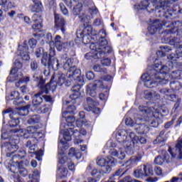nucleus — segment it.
Returning a JSON list of instances; mask_svg holds the SVG:
<instances>
[{
	"instance_id": "obj_41",
	"label": "nucleus",
	"mask_w": 182,
	"mask_h": 182,
	"mask_svg": "<svg viewBox=\"0 0 182 182\" xmlns=\"http://www.w3.org/2000/svg\"><path fill=\"white\" fill-rule=\"evenodd\" d=\"M22 164H23V161H22L17 164L18 173L19 175L21 176V177H26V176H28V171L26 170V168H23Z\"/></svg>"
},
{
	"instance_id": "obj_38",
	"label": "nucleus",
	"mask_w": 182,
	"mask_h": 182,
	"mask_svg": "<svg viewBox=\"0 0 182 182\" xmlns=\"http://www.w3.org/2000/svg\"><path fill=\"white\" fill-rule=\"evenodd\" d=\"M29 109H32V105H27L17 108V110L20 116H26V114H28V112H29Z\"/></svg>"
},
{
	"instance_id": "obj_49",
	"label": "nucleus",
	"mask_w": 182,
	"mask_h": 182,
	"mask_svg": "<svg viewBox=\"0 0 182 182\" xmlns=\"http://www.w3.org/2000/svg\"><path fill=\"white\" fill-rule=\"evenodd\" d=\"M39 129H41V127H39V125L29 126L27 127L26 132L27 133H28V134H32V136H33L36 132H38Z\"/></svg>"
},
{
	"instance_id": "obj_63",
	"label": "nucleus",
	"mask_w": 182,
	"mask_h": 182,
	"mask_svg": "<svg viewBox=\"0 0 182 182\" xmlns=\"http://www.w3.org/2000/svg\"><path fill=\"white\" fill-rule=\"evenodd\" d=\"M162 159L165 163H170V155L168 154V152L165 151L162 155Z\"/></svg>"
},
{
	"instance_id": "obj_59",
	"label": "nucleus",
	"mask_w": 182,
	"mask_h": 182,
	"mask_svg": "<svg viewBox=\"0 0 182 182\" xmlns=\"http://www.w3.org/2000/svg\"><path fill=\"white\" fill-rule=\"evenodd\" d=\"M28 45L31 49H35L36 45H38V41L33 38L28 40Z\"/></svg>"
},
{
	"instance_id": "obj_11",
	"label": "nucleus",
	"mask_w": 182,
	"mask_h": 182,
	"mask_svg": "<svg viewBox=\"0 0 182 182\" xmlns=\"http://www.w3.org/2000/svg\"><path fill=\"white\" fill-rule=\"evenodd\" d=\"M77 84L74 85L71 87V91L73 94L70 95V100L66 101V105H69L71 103L72 105H75V106H79L80 105V102H82L80 99V90L82 89V86H83V83L76 82Z\"/></svg>"
},
{
	"instance_id": "obj_36",
	"label": "nucleus",
	"mask_w": 182,
	"mask_h": 182,
	"mask_svg": "<svg viewBox=\"0 0 182 182\" xmlns=\"http://www.w3.org/2000/svg\"><path fill=\"white\" fill-rule=\"evenodd\" d=\"M135 130L138 134H146L149 132V127L144 124L138 125Z\"/></svg>"
},
{
	"instance_id": "obj_7",
	"label": "nucleus",
	"mask_w": 182,
	"mask_h": 182,
	"mask_svg": "<svg viewBox=\"0 0 182 182\" xmlns=\"http://www.w3.org/2000/svg\"><path fill=\"white\" fill-rule=\"evenodd\" d=\"M72 136L74 137V142L75 144H80L83 142L82 139V133L77 129H73V128H68L65 129L63 134V139L60 140V142L63 146H65L68 141L72 140Z\"/></svg>"
},
{
	"instance_id": "obj_16",
	"label": "nucleus",
	"mask_w": 182,
	"mask_h": 182,
	"mask_svg": "<svg viewBox=\"0 0 182 182\" xmlns=\"http://www.w3.org/2000/svg\"><path fill=\"white\" fill-rule=\"evenodd\" d=\"M154 171L153 168L150 166H144L143 170L142 169H136L134 171V176L136 178H140L143 177H150V176H153Z\"/></svg>"
},
{
	"instance_id": "obj_19",
	"label": "nucleus",
	"mask_w": 182,
	"mask_h": 182,
	"mask_svg": "<svg viewBox=\"0 0 182 182\" xmlns=\"http://www.w3.org/2000/svg\"><path fill=\"white\" fill-rule=\"evenodd\" d=\"M82 35H87L90 36H96L97 35V31H93V27L90 26V24H87V26H84L83 29L78 30L76 32V36L77 38H81Z\"/></svg>"
},
{
	"instance_id": "obj_10",
	"label": "nucleus",
	"mask_w": 182,
	"mask_h": 182,
	"mask_svg": "<svg viewBox=\"0 0 182 182\" xmlns=\"http://www.w3.org/2000/svg\"><path fill=\"white\" fill-rule=\"evenodd\" d=\"M33 4L29 6V9L31 12L34 14L32 17L33 22H38L41 21V18L43 16V4L42 1L39 0H33Z\"/></svg>"
},
{
	"instance_id": "obj_43",
	"label": "nucleus",
	"mask_w": 182,
	"mask_h": 182,
	"mask_svg": "<svg viewBox=\"0 0 182 182\" xmlns=\"http://www.w3.org/2000/svg\"><path fill=\"white\" fill-rule=\"evenodd\" d=\"M77 39H80L81 42L84 43V45H92V36H87L82 34L81 37H77Z\"/></svg>"
},
{
	"instance_id": "obj_46",
	"label": "nucleus",
	"mask_w": 182,
	"mask_h": 182,
	"mask_svg": "<svg viewBox=\"0 0 182 182\" xmlns=\"http://www.w3.org/2000/svg\"><path fill=\"white\" fill-rule=\"evenodd\" d=\"M182 77V71L180 70L172 71L171 73V79L172 80H180Z\"/></svg>"
},
{
	"instance_id": "obj_64",
	"label": "nucleus",
	"mask_w": 182,
	"mask_h": 182,
	"mask_svg": "<svg viewBox=\"0 0 182 182\" xmlns=\"http://www.w3.org/2000/svg\"><path fill=\"white\" fill-rule=\"evenodd\" d=\"M31 81V77L26 76V77H21L18 80V83H28Z\"/></svg>"
},
{
	"instance_id": "obj_34",
	"label": "nucleus",
	"mask_w": 182,
	"mask_h": 182,
	"mask_svg": "<svg viewBox=\"0 0 182 182\" xmlns=\"http://www.w3.org/2000/svg\"><path fill=\"white\" fill-rule=\"evenodd\" d=\"M41 122V115L33 114L29 115L27 118L28 124H36Z\"/></svg>"
},
{
	"instance_id": "obj_31",
	"label": "nucleus",
	"mask_w": 182,
	"mask_h": 182,
	"mask_svg": "<svg viewBox=\"0 0 182 182\" xmlns=\"http://www.w3.org/2000/svg\"><path fill=\"white\" fill-rule=\"evenodd\" d=\"M97 85H93V84H89L87 85L86 87V93L87 96H91V97H96L97 96V92H96V87Z\"/></svg>"
},
{
	"instance_id": "obj_32",
	"label": "nucleus",
	"mask_w": 182,
	"mask_h": 182,
	"mask_svg": "<svg viewBox=\"0 0 182 182\" xmlns=\"http://www.w3.org/2000/svg\"><path fill=\"white\" fill-rule=\"evenodd\" d=\"M161 50L156 51L157 58H164L167 53L171 50V47L168 46H161Z\"/></svg>"
},
{
	"instance_id": "obj_13",
	"label": "nucleus",
	"mask_w": 182,
	"mask_h": 182,
	"mask_svg": "<svg viewBox=\"0 0 182 182\" xmlns=\"http://www.w3.org/2000/svg\"><path fill=\"white\" fill-rule=\"evenodd\" d=\"M77 110H76V106H75V104H73V105H69L67 108H66V111H64L62 113V117L63 119H65L67 125L69 127H72L73 126H74L75 124V118L73 116H68L66 117V114H68V113L70 114H76L77 113Z\"/></svg>"
},
{
	"instance_id": "obj_56",
	"label": "nucleus",
	"mask_w": 182,
	"mask_h": 182,
	"mask_svg": "<svg viewBox=\"0 0 182 182\" xmlns=\"http://www.w3.org/2000/svg\"><path fill=\"white\" fill-rule=\"evenodd\" d=\"M100 59H102L101 63L102 66H110V65H112V60L109 58H106V56Z\"/></svg>"
},
{
	"instance_id": "obj_29",
	"label": "nucleus",
	"mask_w": 182,
	"mask_h": 182,
	"mask_svg": "<svg viewBox=\"0 0 182 182\" xmlns=\"http://www.w3.org/2000/svg\"><path fill=\"white\" fill-rule=\"evenodd\" d=\"M16 116H18V114L14 112H12V114H9V117L11 119V120L9 121V127H16V126L19 124V117Z\"/></svg>"
},
{
	"instance_id": "obj_24",
	"label": "nucleus",
	"mask_w": 182,
	"mask_h": 182,
	"mask_svg": "<svg viewBox=\"0 0 182 182\" xmlns=\"http://www.w3.org/2000/svg\"><path fill=\"white\" fill-rule=\"evenodd\" d=\"M149 6H150V0H141V1L139 4L134 5V9L137 11V12H139V11H146L148 12H153L154 9H151V11H149Z\"/></svg>"
},
{
	"instance_id": "obj_62",
	"label": "nucleus",
	"mask_w": 182,
	"mask_h": 182,
	"mask_svg": "<svg viewBox=\"0 0 182 182\" xmlns=\"http://www.w3.org/2000/svg\"><path fill=\"white\" fill-rule=\"evenodd\" d=\"M46 39L50 44V46H52V43H53V37L52 36V33H48L46 36Z\"/></svg>"
},
{
	"instance_id": "obj_54",
	"label": "nucleus",
	"mask_w": 182,
	"mask_h": 182,
	"mask_svg": "<svg viewBox=\"0 0 182 182\" xmlns=\"http://www.w3.org/2000/svg\"><path fill=\"white\" fill-rule=\"evenodd\" d=\"M91 176L94 178H97V180H100V178H102V172H100V171L97 169H93L91 171Z\"/></svg>"
},
{
	"instance_id": "obj_28",
	"label": "nucleus",
	"mask_w": 182,
	"mask_h": 182,
	"mask_svg": "<svg viewBox=\"0 0 182 182\" xmlns=\"http://www.w3.org/2000/svg\"><path fill=\"white\" fill-rule=\"evenodd\" d=\"M63 68L64 70H68V73L70 72V70H72L73 69H75L76 67V65L75 64V60L73 58H68L67 60L63 61Z\"/></svg>"
},
{
	"instance_id": "obj_27",
	"label": "nucleus",
	"mask_w": 182,
	"mask_h": 182,
	"mask_svg": "<svg viewBox=\"0 0 182 182\" xmlns=\"http://www.w3.org/2000/svg\"><path fill=\"white\" fill-rule=\"evenodd\" d=\"M182 150V140H178L175 146V148H171L168 146V151L171 154V157H176L177 156L178 151H181Z\"/></svg>"
},
{
	"instance_id": "obj_14",
	"label": "nucleus",
	"mask_w": 182,
	"mask_h": 182,
	"mask_svg": "<svg viewBox=\"0 0 182 182\" xmlns=\"http://www.w3.org/2000/svg\"><path fill=\"white\" fill-rule=\"evenodd\" d=\"M17 150L18 146L16 149H13L11 151V153L6 154L7 157H11V161L12 163H14L15 164H18V163H21V161H19L20 160H22V159H25V157H26V151H25V150L23 149H20L14 154V153H15V151H16Z\"/></svg>"
},
{
	"instance_id": "obj_57",
	"label": "nucleus",
	"mask_w": 182,
	"mask_h": 182,
	"mask_svg": "<svg viewBox=\"0 0 182 182\" xmlns=\"http://www.w3.org/2000/svg\"><path fill=\"white\" fill-rule=\"evenodd\" d=\"M45 50L42 47H39L36 49L35 55L36 58H41V56H43V53H45Z\"/></svg>"
},
{
	"instance_id": "obj_58",
	"label": "nucleus",
	"mask_w": 182,
	"mask_h": 182,
	"mask_svg": "<svg viewBox=\"0 0 182 182\" xmlns=\"http://www.w3.org/2000/svg\"><path fill=\"white\" fill-rule=\"evenodd\" d=\"M154 164H157L158 166H161L164 162V159L162 156H158L155 158L154 161Z\"/></svg>"
},
{
	"instance_id": "obj_42",
	"label": "nucleus",
	"mask_w": 182,
	"mask_h": 182,
	"mask_svg": "<svg viewBox=\"0 0 182 182\" xmlns=\"http://www.w3.org/2000/svg\"><path fill=\"white\" fill-rule=\"evenodd\" d=\"M68 157H75L77 160L82 157V153L79 151H76L75 148H71L68 151Z\"/></svg>"
},
{
	"instance_id": "obj_52",
	"label": "nucleus",
	"mask_w": 182,
	"mask_h": 182,
	"mask_svg": "<svg viewBox=\"0 0 182 182\" xmlns=\"http://www.w3.org/2000/svg\"><path fill=\"white\" fill-rule=\"evenodd\" d=\"M126 174V171L123 172V168H119L111 175V177H123Z\"/></svg>"
},
{
	"instance_id": "obj_48",
	"label": "nucleus",
	"mask_w": 182,
	"mask_h": 182,
	"mask_svg": "<svg viewBox=\"0 0 182 182\" xmlns=\"http://www.w3.org/2000/svg\"><path fill=\"white\" fill-rule=\"evenodd\" d=\"M92 69L95 70V72H97L98 73H107V69L99 64L95 65Z\"/></svg>"
},
{
	"instance_id": "obj_50",
	"label": "nucleus",
	"mask_w": 182,
	"mask_h": 182,
	"mask_svg": "<svg viewBox=\"0 0 182 182\" xmlns=\"http://www.w3.org/2000/svg\"><path fill=\"white\" fill-rule=\"evenodd\" d=\"M41 175V172L38 170H34L33 172L32 176H28L29 178H31V181L28 182H39V176Z\"/></svg>"
},
{
	"instance_id": "obj_53",
	"label": "nucleus",
	"mask_w": 182,
	"mask_h": 182,
	"mask_svg": "<svg viewBox=\"0 0 182 182\" xmlns=\"http://www.w3.org/2000/svg\"><path fill=\"white\" fill-rule=\"evenodd\" d=\"M58 171H60L61 176L60 178H65V177H68V168L63 167L62 166L58 168Z\"/></svg>"
},
{
	"instance_id": "obj_35",
	"label": "nucleus",
	"mask_w": 182,
	"mask_h": 182,
	"mask_svg": "<svg viewBox=\"0 0 182 182\" xmlns=\"http://www.w3.org/2000/svg\"><path fill=\"white\" fill-rule=\"evenodd\" d=\"M143 159L141 154H138L135 156H132L129 160L127 161V166H134L138 161H140Z\"/></svg>"
},
{
	"instance_id": "obj_30",
	"label": "nucleus",
	"mask_w": 182,
	"mask_h": 182,
	"mask_svg": "<svg viewBox=\"0 0 182 182\" xmlns=\"http://www.w3.org/2000/svg\"><path fill=\"white\" fill-rule=\"evenodd\" d=\"M18 48L20 50V55L21 56L23 60H29L31 57L29 56V48L27 46H19Z\"/></svg>"
},
{
	"instance_id": "obj_45",
	"label": "nucleus",
	"mask_w": 182,
	"mask_h": 182,
	"mask_svg": "<svg viewBox=\"0 0 182 182\" xmlns=\"http://www.w3.org/2000/svg\"><path fill=\"white\" fill-rule=\"evenodd\" d=\"M170 87L171 90L173 91L180 90V89L182 87L181 82L178 81H171L170 83Z\"/></svg>"
},
{
	"instance_id": "obj_40",
	"label": "nucleus",
	"mask_w": 182,
	"mask_h": 182,
	"mask_svg": "<svg viewBox=\"0 0 182 182\" xmlns=\"http://www.w3.org/2000/svg\"><path fill=\"white\" fill-rule=\"evenodd\" d=\"M83 11V5L78 3L75 5L73 9V14L75 16H80L82 15V11Z\"/></svg>"
},
{
	"instance_id": "obj_39",
	"label": "nucleus",
	"mask_w": 182,
	"mask_h": 182,
	"mask_svg": "<svg viewBox=\"0 0 182 182\" xmlns=\"http://www.w3.org/2000/svg\"><path fill=\"white\" fill-rule=\"evenodd\" d=\"M79 21L81 22V23H83V26H86L87 25H89L90 23V17L85 13H82V15H80Z\"/></svg>"
},
{
	"instance_id": "obj_37",
	"label": "nucleus",
	"mask_w": 182,
	"mask_h": 182,
	"mask_svg": "<svg viewBox=\"0 0 182 182\" xmlns=\"http://www.w3.org/2000/svg\"><path fill=\"white\" fill-rule=\"evenodd\" d=\"M166 133V130L163 129L159 132V135L156 137V139L154 141V143H156L157 144H163V143H166V137H164V134Z\"/></svg>"
},
{
	"instance_id": "obj_23",
	"label": "nucleus",
	"mask_w": 182,
	"mask_h": 182,
	"mask_svg": "<svg viewBox=\"0 0 182 182\" xmlns=\"http://www.w3.org/2000/svg\"><path fill=\"white\" fill-rule=\"evenodd\" d=\"M43 91H39L37 94H35L33 97L31 110H35V109H38L42 103H43Z\"/></svg>"
},
{
	"instance_id": "obj_9",
	"label": "nucleus",
	"mask_w": 182,
	"mask_h": 182,
	"mask_svg": "<svg viewBox=\"0 0 182 182\" xmlns=\"http://www.w3.org/2000/svg\"><path fill=\"white\" fill-rule=\"evenodd\" d=\"M113 49L109 46L102 47L100 50H96V51H90L85 55V58L87 60H92V59H102L105 58L107 53H112Z\"/></svg>"
},
{
	"instance_id": "obj_47",
	"label": "nucleus",
	"mask_w": 182,
	"mask_h": 182,
	"mask_svg": "<svg viewBox=\"0 0 182 182\" xmlns=\"http://www.w3.org/2000/svg\"><path fill=\"white\" fill-rule=\"evenodd\" d=\"M33 112H36V113L38 114H43V113H48L49 112V108L46 107V105H44L43 106L40 105L38 107V108H36Z\"/></svg>"
},
{
	"instance_id": "obj_6",
	"label": "nucleus",
	"mask_w": 182,
	"mask_h": 182,
	"mask_svg": "<svg viewBox=\"0 0 182 182\" xmlns=\"http://www.w3.org/2000/svg\"><path fill=\"white\" fill-rule=\"evenodd\" d=\"M56 51L55 48L50 47L49 54L46 52L43 54L41 63L43 66H48L49 69H59V60L55 58Z\"/></svg>"
},
{
	"instance_id": "obj_20",
	"label": "nucleus",
	"mask_w": 182,
	"mask_h": 182,
	"mask_svg": "<svg viewBox=\"0 0 182 182\" xmlns=\"http://www.w3.org/2000/svg\"><path fill=\"white\" fill-rule=\"evenodd\" d=\"M108 42L106 37H100L97 43H92L90 44V52H96L100 50L102 48L107 46Z\"/></svg>"
},
{
	"instance_id": "obj_18",
	"label": "nucleus",
	"mask_w": 182,
	"mask_h": 182,
	"mask_svg": "<svg viewBox=\"0 0 182 182\" xmlns=\"http://www.w3.org/2000/svg\"><path fill=\"white\" fill-rule=\"evenodd\" d=\"M1 139L2 140H9V141L1 142V149L6 147V149L9 151H11L13 149H18V145L16 144H12L11 142V136L8 135L6 132L1 134Z\"/></svg>"
},
{
	"instance_id": "obj_33",
	"label": "nucleus",
	"mask_w": 182,
	"mask_h": 182,
	"mask_svg": "<svg viewBox=\"0 0 182 182\" xmlns=\"http://www.w3.org/2000/svg\"><path fill=\"white\" fill-rule=\"evenodd\" d=\"M52 45L55 46L56 49L61 50L63 47V43H62V37L59 35H56L54 41H53Z\"/></svg>"
},
{
	"instance_id": "obj_25",
	"label": "nucleus",
	"mask_w": 182,
	"mask_h": 182,
	"mask_svg": "<svg viewBox=\"0 0 182 182\" xmlns=\"http://www.w3.org/2000/svg\"><path fill=\"white\" fill-rule=\"evenodd\" d=\"M10 97H11V100H14L13 104L15 106H19V105H22V103H25L23 101V98L21 97V93L18 91H12L10 95Z\"/></svg>"
},
{
	"instance_id": "obj_44",
	"label": "nucleus",
	"mask_w": 182,
	"mask_h": 182,
	"mask_svg": "<svg viewBox=\"0 0 182 182\" xmlns=\"http://www.w3.org/2000/svg\"><path fill=\"white\" fill-rule=\"evenodd\" d=\"M132 141L134 142V147L135 143H140V144H146L147 143V139L144 137H139L136 136V134L134 133V136L132 135Z\"/></svg>"
},
{
	"instance_id": "obj_21",
	"label": "nucleus",
	"mask_w": 182,
	"mask_h": 182,
	"mask_svg": "<svg viewBox=\"0 0 182 182\" xmlns=\"http://www.w3.org/2000/svg\"><path fill=\"white\" fill-rule=\"evenodd\" d=\"M87 104L84 105V109L87 112H92L95 114H100V108L95 106V101L88 97L86 99Z\"/></svg>"
},
{
	"instance_id": "obj_26",
	"label": "nucleus",
	"mask_w": 182,
	"mask_h": 182,
	"mask_svg": "<svg viewBox=\"0 0 182 182\" xmlns=\"http://www.w3.org/2000/svg\"><path fill=\"white\" fill-rule=\"evenodd\" d=\"M58 163L60 164H67L68 168L70 170V171L75 172V170H76V168H75V163H73L72 161V160H70V159H69L68 156H64L61 157L59 159Z\"/></svg>"
},
{
	"instance_id": "obj_8",
	"label": "nucleus",
	"mask_w": 182,
	"mask_h": 182,
	"mask_svg": "<svg viewBox=\"0 0 182 182\" xmlns=\"http://www.w3.org/2000/svg\"><path fill=\"white\" fill-rule=\"evenodd\" d=\"M117 161L112 156L106 158L97 157V164L101 167V171L105 174H109L112 171V167L116 166Z\"/></svg>"
},
{
	"instance_id": "obj_3",
	"label": "nucleus",
	"mask_w": 182,
	"mask_h": 182,
	"mask_svg": "<svg viewBox=\"0 0 182 182\" xmlns=\"http://www.w3.org/2000/svg\"><path fill=\"white\" fill-rule=\"evenodd\" d=\"M134 132L127 133L124 129H120L117 132L116 140L120 143L128 156L134 154V142L133 141Z\"/></svg>"
},
{
	"instance_id": "obj_4",
	"label": "nucleus",
	"mask_w": 182,
	"mask_h": 182,
	"mask_svg": "<svg viewBox=\"0 0 182 182\" xmlns=\"http://www.w3.org/2000/svg\"><path fill=\"white\" fill-rule=\"evenodd\" d=\"M56 75H53L50 82L46 83V80L43 79V76L33 75V82H37V87L40 89V92H45V95H49L50 92H54L58 87V80H55Z\"/></svg>"
},
{
	"instance_id": "obj_17",
	"label": "nucleus",
	"mask_w": 182,
	"mask_h": 182,
	"mask_svg": "<svg viewBox=\"0 0 182 182\" xmlns=\"http://www.w3.org/2000/svg\"><path fill=\"white\" fill-rule=\"evenodd\" d=\"M159 19H156L154 21V24L149 26L148 27V33L146 35H155V33L160 31L163 28V26H166V28H168V26L167 25V21H161L162 23L159 22Z\"/></svg>"
},
{
	"instance_id": "obj_22",
	"label": "nucleus",
	"mask_w": 182,
	"mask_h": 182,
	"mask_svg": "<svg viewBox=\"0 0 182 182\" xmlns=\"http://www.w3.org/2000/svg\"><path fill=\"white\" fill-rule=\"evenodd\" d=\"M34 24L31 26V28L33 29V36L34 38H41L42 36L39 33V32H42V28H43V18L41 17V20L38 21H33Z\"/></svg>"
},
{
	"instance_id": "obj_1",
	"label": "nucleus",
	"mask_w": 182,
	"mask_h": 182,
	"mask_svg": "<svg viewBox=\"0 0 182 182\" xmlns=\"http://www.w3.org/2000/svg\"><path fill=\"white\" fill-rule=\"evenodd\" d=\"M167 69L168 68L166 65H163L161 61L156 63L154 69L149 70L141 76V80L144 82V86L148 89H153L157 87L159 85L168 83V80L166 79L168 76Z\"/></svg>"
},
{
	"instance_id": "obj_60",
	"label": "nucleus",
	"mask_w": 182,
	"mask_h": 182,
	"mask_svg": "<svg viewBox=\"0 0 182 182\" xmlns=\"http://www.w3.org/2000/svg\"><path fill=\"white\" fill-rule=\"evenodd\" d=\"M59 6L62 14H63L65 16L69 15V11L68 10V9L63 3H60Z\"/></svg>"
},
{
	"instance_id": "obj_12",
	"label": "nucleus",
	"mask_w": 182,
	"mask_h": 182,
	"mask_svg": "<svg viewBox=\"0 0 182 182\" xmlns=\"http://www.w3.org/2000/svg\"><path fill=\"white\" fill-rule=\"evenodd\" d=\"M171 5V8H167L166 10H164V9L159 10L156 14V16H158V18H165V19H174L176 15L178 14L180 6L178 4H173Z\"/></svg>"
},
{
	"instance_id": "obj_5",
	"label": "nucleus",
	"mask_w": 182,
	"mask_h": 182,
	"mask_svg": "<svg viewBox=\"0 0 182 182\" xmlns=\"http://www.w3.org/2000/svg\"><path fill=\"white\" fill-rule=\"evenodd\" d=\"M164 33H166L168 36L167 41H168V43L171 46L176 48V53L170 54L168 56V59L172 60L173 62H176L178 59L182 58V41H180V38H178L174 37L171 38L169 33H171V31L165 30Z\"/></svg>"
},
{
	"instance_id": "obj_61",
	"label": "nucleus",
	"mask_w": 182,
	"mask_h": 182,
	"mask_svg": "<svg viewBox=\"0 0 182 182\" xmlns=\"http://www.w3.org/2000/svg\"><path fill=\"white\" fill-rule=\"evenodd\" d=\"M144 95L146 100H151L153 99V92L151 91L145 90Z\"/></svg>"
},
{
	"instance_id": "obj_51",
	"label": "nucleus",
	"mask_w": 182,
	"mask_h": 182,
	"mask_svg": "<svg viewBox=\"0 0 182 182\" xmlns=\"http://www.w3.org/2000/svg\"><path fill=\"white\" fill-rule=\"evenodd\" d=\"M26 147H28V153L30 154H35L36 152V151H35V145H32V141H31V140L27 141Z\"/></svg>"
},
{
	"instance_id": "obj_15",
	"label": "nucleus",
	"mask_w": 182,
	"mask_h": 182,
	"mask_svg": "<svg viewBox=\"0 0 182 182\" xmlns=\"http://www.w3.org/2000/svg\"><path fill=\"white\" fill-rule=\"evenodd\" d=\"M54 28L57 31H61L62 33L66 32V20L62 15L56 12L54 13Z\"/></svg>"
},
{
	"instance_id": "obj_2",
	"label": "nucleus",
	"mask_w": 182,
	"mask_h": 182,
	"mask_svg": "<svg viewBox=\"0 0 182 182\" xmlns=\"http://www.w3.org/2000/svg\"><path fill=\"white\" fill-rule=\"evenodd\" d=\"M80 75H82V71L76 66L74 69L68 71L67 77L63 73L58 72L55 75V77L58 79V85L63 86L65 85V86L69 87L72 86L73 83H84L85 80Z\"/></svg>"
},
{
	"instance_id": "obj_55",
	"label": "nucleus",
	"mask_w": 182,
	"mask_h": 182,
	"mask_svg": "<svg viewBox=\"0 0 182 182\" xmlns=\"http://www.w3.org/2000/svg\"><path fill=\"white\" fill-rule=\"evenodd\" d=\"M111 154L114 157H117L118 159H119V160H124V157H126V154H124V152H121L120 154H119L117 151H112Z\"/></svg>"
}]
</instances>
